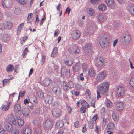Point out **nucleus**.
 Masks as SVG:
<instances>
[{
	"mask_svg": "<svg viewBox=\"0 0 134 134\" xmlns=\"http://www.w3.org/2000/svg\"><path fill=\"white\" fill-rule=\"evenodd\" d=\"M98 88L100 93L104 94L107 92L109 88V83L105 82H104L98 85Z\"/></svg>",
	"mask_w": 134,
	"mask_h": 134,
	"instance_id": "f257e3e1",
	"label": "nucleus"
},
{
	"mask_svg": "<svg viewBox=\"0 0 134 134\" xmlns=\"http://www.w3.org/2000/svg\"><path fill=\"white\" fill-rule=\"evenodd\" d=\"M44 128L46 131L48 132L50 131L53 126V124L52 121L49 120H46L43 123Z\"/></svg>",
	"mask_w": 134,
	"mask_h": 134,
	"instance_id": "f03ea898",
	"label": "nucleus"
},
{
	"mask_svg": "<svg viewBox=\"0 0 134 134\" xmlns=\"http://www.w3.org/2000/svg\"><path fill=\"white\" fill-rule=\"evenodd\" d=\"M121 37L122 42L123 43V44L125 45L128 44L131 39V36L128 34H126L124 36L122 35Z\"/></svg>",
	"mask_w": 134,
	"mask_h": 134,
	"instance_id": "7ed1b4c3",
	"label": "nucleus"
},
{
	"mask_svg": "<svg viewBox=\"0 0 134 134\" xmlns=\"http://www.w3.org/2000/svg\"><path fill=\"white\" fill-rule=\"evenodd\" d=\"M61 73L62 75L66 76H70V68H67L65 66H63L61 69Z\"/></svg>",
	"mask_w": 134,
	"mask_h": 134,
	"instance_id": "20e7f679",
	"label": "nucleus"
},
{
	"mask_svg": "<svg viewBox=\"0 0 134 134\" xmlns=\"http://www.w3.org/2000/svg\"><path fill=\"white\" fill-rule=\"evenodd\" d=\"M95 65L98 68H100L103 65L104 60L102 58H97L95 60Z\"/></svg>",
	"mask_w": 134,
	"mask_h": 134,
	"instance_id": "39448f33",
	"label": "nucleus"
},
{
	"mask_svg": "<svg viewBox=\"0 0 134 134\" xmlns=\"http://www.w3.org/2000/svg\"><path fill=\"white\" fill-rule=\"evenodd\" d=\"M12 4V0H2V4L3 7L9 8L11 7Z\"/></svg>",
	"mask_w": 134,
	"mask_h": 134,
	"instance_id": "423d86ee",
	"label": "nucleus"
},
{
	"mask_svg": "<svg viewBox=\"0 0 134 134\" xmlns=\"http://www.w3.org/2000/svg\"><path fill=\"white\" fill-rule=\"evenodd\" d=\"M125 91L124 88L119 86L117 88L116 91V95L118 97L122 96L124 94Z\"/></svg>",
	"mask_w": 134,
	"mask_h": 134,
	"instance_id": "0eeeda50",
	"label": "nucleus"
},
{
	"mask_svg": "<svg viewBox=\"0 0 134 134\" xmlns=\"http://www.w3.org/2000/svg\"><path fill=\"white\" fill-rule=\"evenodd\" d=\"M107 39V37L103 38L102 40L100 42V44L101 47H105L109 45V42Z\"/></svg>",
	"mask_w": 134,
	"mask_h": 134,
	"instance_id": "6e6552de",
	"label": "nucleus"
},
{
	"mask_svg": "<svg viewBox=\"0 0 134 134\" xmlns=\"http://www.w3.org/2000/svg\"><path fill=\"white\" fill-rule=\"evenodd\" d=\"M52 91L55 95H60L62 93L61 89L59 86L56 85L52 87Z\"/></svg>",
	"mask_w": 134,
	"mask_h": 134,
	"instance_id": "1a4fd4ad",
	"label": "nucleus"
},
{
	"mask_svg": "<svg viewBox=\"0 0 134 134\" xmlns=\"http://www.w3.org/2000/svg\"><path fill=\"white\" fill-rule=\"evenodd\" d=\"M106 73L104 71H102L98 74L97 78V81L100 82L104 79L106 75Z\"/></svg>",
	"mask_w": 134,
	"mask_h": 134,
	"instance_id": "9d476101",
	"label": "nucleus"
},
{
	"mask_svg": "<svg viewBox=\"0 0 134 134\" xmlns=\"http://www.w3.org/2000/svg\"><path fill=\"white\" fill-rule=\"evenodd\" d=\"M73 32L71 35L72 38L74 40L78 39L80 35V32L79 30H75Z\"/></svg>",
	"mask_w": 134,
	"mask_h": 134,
	"instance_id": "9b49d317",
	"label": "nucleus"
},
{
	"mask_svg": "<svg viewBox=\"0 0 134 134\" xmlns=\"http://www.w3.org/2000/svg\"><path fill=\"white\" fill-rule=\"evenodd\" d=\"M116 109L118 111H120L124 109L123 104L121 102H116L115 103Z\"/></svg>",
	"mask_w": 134,
	"mask_h": 134,
	"instance_id": "f8f14e48",
	"label": "nucleus"
},
{
	"mask_svg": "<svg viewBox=\"0 0 134 134\" xmlns=\"http://www.w3.org/2000/svg\"><path fill=\"white\" fill-rule=\"evenodd\" d=\"M5 127L7 131L8 132H11L13 129L12 125L9 122L5 124Z\"/></svg>",
	"mask_w": 134,
	"mask_h": 134,
	"instance_id": "ddd939ff",
	"label": "nucleus"
},
{
	"mask_svg": "<svg viewBox=\"0 0 134 134\" xmlns=\"http://www.w3.org/2000/svg\"><path fill=\"white\" fill-rule=\"evenodd\" d=\"M53 98L52 96L47 95L44 98L45 102L46 103L51 104Z\"/></svg>",
	"mask_w": 134,
	"mask_h": 134,
	"instance_id": "4468645a",
	"label": "nucleus"
},
{
	"mask_svg": "<svg viewBox=\"0 0 134 134\" xmlns=\"http://www.w3.org/2000/svg\"><path fill=\"white\" fill-rule=\"evenodd\" d=\"M22 112L24 116L27 117L29 115V110L27 108H23L22 109Z\"/></svg>",
	"mask_w": 134,
	"mask_h": 134,
	"instance_id": "2eb2a0df",
	"label": "nucleus"
},
{
	"mask_svg": "<svg viewBox=\"0 0 134 134\" xmlns=\"http://www.w3.org/2000/svg\"><path fill=\"white\" fill-rule=\"evenodd\" d=\"M88 74L90 77H94L96 75L94 69L93 68L90 69L88 71Z\"/></svg>",
	"mask_w": 134,
	"mask_h": 134,
	"instance_id": "dca6fc26",
	"label": "nucleus"
},
{
	"mask_svg": "<svg viewBox=\"0 0 134 134\" xmlns=\"http://www.w3.org/2000/svg\"><path fill=\"white\" fill-rule=\"evenodd\" d=\"M52 114L54 116L58 117L60 116L59 110L58 109H54L52 111Z\"/></svg>",
	"mask_w": 134,
	"mask_h": 134,
	"instance_id": "f3484780",
	"label": "nucleus"
},
{
	"mask_svg": "<svg viewBox=\"0 0 134 134\" xmlns=\"http://www.w3.org/2000/svg\"><path fill=\"white\" fill-rule=\"evenodd\" d=\"M13 109L15 112H17L20 111L21 110V109L20 104H15L14 106Z\"/></svg>",
	"mask_w": 134,
	"mask_h": 134,
	"instance_id": "a211bd4d",
	"label": "nucleus"
},
{
	"mask_svg": "<svg viewBox=\"0 0 134 134\" xmlns=\"http://www.w3.org/2000/svg\"><path fill=\"white\" fill-rule=\"evenodd\" d=\"M43 82L46 86H47L49 85L52 82V81L49 78H45L44 79Z\"/></svg>",
	"mask_w": 134,
	"mask_h": 134,
	"instance_id": "6ab92c4d",
	"label": "nucleus"
},
{
	"mask_svg": "<svg viewBox=\"0 0 134 134\" xmlns=\"http://www.w3.org/2000/svg\"><path fill=\"white\" fill-rule=\"evenodd\" d=\"M17 123L19 127H21L24 124V121L22 118L19 116L17 117Z\"/></svg>",
	"mask_w": 134,
	"mask_h": 134,
	"instance_id": "aec40b11",
	"label": "nucleus"
},
{
	"mask_svg": "<svg viewBox=\"0 0 134 134\" xmlns=\"http://www.w3.org/2000/svg\"><path fill=\"white\" fill-rule=\"evenodd\" d=\"M73 70L75 72H79L80 69V67L79 65L76 64L72 67Z\"/></svg>",
	"mask_w": 134,
	"mask_h": 134,
	"instance_id": "412c9836",
	"label": "nucleus"
},
{
	"mask_svg": "<svg viewBox=\"0 0 134 134\" xmlns=\"http://www.w3.org/2000/svg\"><path fill=\"white\" fill-rule=\"evenodd\" d=\"M57 47H55L53 49V51L51 54V56L53 57H55L57 54Z\"/></svg>",
	"mask_w": 134,
	"mask_h": 134,
	"instance_id": "4be33fe9",
	"label": "nucleus"
},
{
	"mask_svg": "<svg viewBox=\"0 0 134 134\" xmlns=\"http://www.w3.org/2000/svg\"><path fill=\"white\" fill-rule=\"evenodd\" d=\"M2 38L3 40L5 42H6L9 41L10 39V36L7 34H3L2 35Z\"/></svg>",
	"mask_w": 134,
	"mask_h": 134,
	"instance_id": "5701e85b",
	"label": "nucleus"
},
{
	"mask_svg": "<svg viewBox=\"0 0 134 134\" xmlns=\"http://www.w3.org/2000/svg\"><path fill=\"white\" fill-rule=\"evenodd\" d=\"M80 103L82 106L83 107H86L87 108H88L89 107L90 105L88 104L87 102H86L85 100H82L80 102Z\"/></svg>",
	"mask_w": 134,
	"mask_h": 134,
	"instance_id": "b1692460",
	"label": "nucleus"
},
{
	"mask_svg": "<svg viewBox=\"0 0 134 134\" xmlns=\"http://www.w3.org/2000/svg\"><path fill=\"white\" fill-rule=\"evenodd\" d=\"M23 134H31V129L27 127L25 128L24 130L23 131Z\"/></svg>",
	"mask_w": 134,
	"mask_h": 134,
	"instance_id": "393cba45",
	"label": "nucleus"
},
{
	"mask_svg": "<svg viewBox=\"0 0 134 134\" xmlns=\"http://www.w3.org/2000/svg\"><path fill=\"white\" fill-rule=\"evenodd\" d=\"M92 51H90L89 49L84 47L83 53V55H88L90 54H91Z\"/></svg>",
	"mask_w": 134,
	"mask_h": 134,
	"instance_id": "a878e982",
	"label": "nucleus"
},
{
	"mask_svg": "<svg viewBox=\"0 0 134 134\" xmlns=\"http://www.w3.org/2000/svg\"><path fill=\"white\" fill-rule=\"evenodd\" d=\"M14 69V66L12 64L9 65L6 68V71L7 72H11Z\"/></svg>",
	"mask_w": 134,
	"mask_h": 134,
	"instance_id": "bb28decb",
	"label": "nucleus"
},
{
	"mask_svg": "<svg viewBox=\"0 0 134 134\" xmlns=\"http://www.w3.org/2000/svg\"><path fill=\"white\" fill-rule=\"evenodd\" d=\"M114 127V125L113 123H109L107 126V129L109 130H111L113 129Z\"/></svg>",
	"mask_w": 134,
	"mask_h": 134,
	"instance_id": "cd10ccee",
	"label": "nucleus"
},
{
	"mask_svg": "<svg viewBox=\"0 0 134 134\" xmlns=\"http://www.w3.org/2000/svg\"><path fill=\"white\" fill-rule=\"evenodd\" d=\"M99 19L101 22H103L107 19L105 16L104 14H100L99 16Z\"/></svg>",
	"mask_w": 134,
	"mask_h": 134,
	"instance_id": "c85d7f7f",
	"label": "nucleus"
},
{
	"mask_svg": "<svg viewBox=\"0 0 134 134\" xmlns=\"http://www.w3.org/2000/svg\"><path fill=\"white\" fill-rule=\"evenodd\" d=\"M92 44L90 43H86L84 47V48L89 49L90 51L92 50Z\"/></svg>",
	"mask_w": 134,
	"mask_h": 134,
	"instance_id": "c756f323",
	"label": "nucleus"
},
{
	"mask_svg": "<svg viewBox=\"0 0 134 134\" xmlns=\"http://www.w3.org/2000/svg\"><path fill=\"white\" fill-rule=\"evenodd\" d=\"M112 117L115 121H116L119 120V118L118 116V114L116 112H114L113 113Z\"/></svg>",
	"mask_w": 134,
	"mask_h": 134,
	"instance_id": "7c9ffc66",
	"label": "nucleus"
},
{
	"mask_svg": "<svg viewBox=\"0 0 134 134\" xmlns=\"http://www.w3.org/2000/svg\"><path fill=\"white\" fill-rule=\"evenodd\" d=\"M56 125L59 128H61L63 126L64 123L62 121H58L56 122Z\"/></svg>",
	"mask_w": 134,
	"mask_h": 134,
	"instance_id": "2f4dec72",
	"label": "nucleus"
},
{
	"mask_svg": "<svg viewBox=\"0 0 134 134\" xmlns=\"http://www.w3.org/2000/svg\"><path fill=\"white\" fill-rule=\"evenodd\" d=\"M16 1L22 5H25L27 3L26 0H16Z\"/></svg>",
	"mask_w": 134,
	"mask_h": 134,
	"instance_id": "473e14b6",
	"label": "nucleus"
},
{
	"mask_svg": "<svg viewBox=\"0 0 134 134\" xmlns=\"http://www.w3.org/2000/svg\"><path fill=\"white\" fill-rule=\"evenodd\" d=\"M98 8L100 11H103L105 9L106 7L105 5L102 4L99 6Z\"/></svg>",
	"mask_w": 134,
	"mask_h": 134,
	"instance_id": "72a5a7b5",
	"label": "nucleus"
},
{
	"mask_svg": "<svg viewBox=\"0 0 134 134\" xmlns=\"http://www.w3.org/2000/svg\"><path fill=\"white\" fill-rule=\"evenodd\" d=\"M41 126H38L35 131V134H42V130L40 128Z\"/></svg>",
	"mask_w": 134,
	"mask_h": 134,
	"instance_id": "f704fd0d",
	"label": "nucleus"
},
{
	"mask_svg": "<svg viewBox=\"0 0 134 134\" xmlns=\"http://www.w3.org/2000/svg\"><path fill=\"white\" fill-rule=\"evenodd\" d=\"M105 2L108 6H111L113 4L114 1L113 0H106Z\"/></svg>",
	"mask_w": 134,
	"mask_h": 134,
	"instance_id": "c9c22d12",
	"label": "nucleus"
},
{
	"mask_svg": "<svg viewBox=\"0 0 134 134\" xmlns=\"http://www.w3.org/2000/svg\"><path fill=\"white\" fill-rule=\"evenodd\" d=\"M68 87L70 88H72L74 87V84L73 81L71 80H69L68 81Z\"/></svg>",
	"mask_w": 134,
	"mask_h": 134,
	"instance_id": "e433bc0d",
	"label": "nucleus"
},
{
	"mask_svg": "<svg viewBox=\"0 0 134 134\" xmlns=\"http://www.w3.org/2000/svg\"><path fill=\"white\" fill-rule=\"evenodd\" d=\"M65 63L68 66L72 65L73 63V60L72 59L70 60H67L65 61Z\"/></svg>",
	"mask_w": 134,
	"mask_h": 134,
	"instance_id": "4c0bfd02",
	"label": "nucleus"
},
{
	"mask_svg": "<svg viewBox=\"0 0 134 134\" xmlns=\"http://www.w3.org/2000/svg\"><path fill=\"white\" fill-rule=\"evenodd\" d=\"M37 96L40 98H43L44 96V94L42 92L39 91L37 92Z\"/></svg>",
	"mask_w": 134,
	"mask_h": 134,
	"instance_id": "58836bf2",
	"label": "nucleus"
},
{
	"mask_svg": "<svg viewBox=\"0 0 134 134\" xmlns=\"http://www.w3.org/2000/svg\"><path fill=\"white\" fill-rule=\"evenodd\" d=\"M28 38L27 36H24L23 37L21 38L20 39V43L22 45L23 44V42H25L26 40H27Z\"/></svg>",
	"mask_w": 134,
	"mask_h": 134,
	"instance_id": "ea45409f",
	"label": "nucleus"
},
{
	"mask_svg": "<svg viewBox=\"0 0 134 134\" xmlns=\"http://www.w3.org/2000/svg\"><path fill=\"white\" fill-rule=\"evenodd\" d=\"M88 14L90 16H92L94 14V11L93 9L91 8H89Z\"/></svg>",
	"mask_w": 134,
	"mask_h": 134,
	"instance_id": "a19ab883",
	"label": "nucleus"
},
{
	"mask_svg": "<svg viewBox=\"0 0 134 134\" xmlns=\"http://www.w3.org/2000/svg\"><path fill=\"white\" fill-rule=\"evenodd\" d=\"M6 24L7 27L9 29H10L13 27V24L10 22H7Z\"/></svg>",
	"mask_w": 134,
	"mask_h": 134,
	"instance_id": "79ce46f5",
	"label": "nucleus"
},
{
	"mask_svg": "<svg viewBox=\"0 0 134 134\" xmlns=\"http://www.w3.org/2000/svg\"><path fill=\"white\" fill-rule=\"evenodd\" d=\"M88 128L91 129H92L94 126L93 122L91 121H89L88 122Z\"/></svg>",
	"mask_w": 134,
	"mask_h": 134,
	"instance_id": "37998d69",
	"label": "nucleus"
},
{
	"mask_svg": "<svg viewBox=\"0 0 134 134\" xmlns=\"http://www.w3.org/2000/svg\"><path fill=\"white\" fill-rule=\"evenodd\" d=\"M21 12V11L19 8H15L14 13L16 15L19 14Z\"/></svg>",
	"mask_w": 134,
	"mask_h": 134,
	"instance_id": "c03bdc74",
	"label": "nucleus"
},
{
	"mask_svg": "<svg viewBox=\"0 0 134 134\" xmlns=\"http://www.w3.org/2000/svg\"><path fill=\"white\" fill-rule=\"evenodd\" d=\"M95 99L93 97L91 100V105L94 108H95Z\"/></svg>",
	"mask_w": 134,
	"mask_h": 134,
	"instance_id": "a18cd8bd",
	"label": "nucleus"
},
{
	"mask_svg": "<svg viewBox=\"0 0 134 134\" xmlns=\"http://www.w3.org/2000/svg\"><path fill=\"white\" fill-rule=\"evenodd\" d=\"M86 108L85 107L82 106L80 109V111L81 113H85L86 112Z\"/></svg>",
	"mask_w": 134,
	"mask_h": 134,
	"instance_id": "49530a36",
	"label": "nucleus"
},
{
	"mask_svg": "<svg viewBox=\"0 0 134 134\" xmlns=\"http://www.w3.org/2000/svg\"><path fill=\"white\" fill-rule=\"evenodd\" d=\"M29 52V51L27 48H26L25 49L22 53V56L23 58L25 57V55L27 54V52Z\"/></svg>",
	"mask_w": 134,
	"mask_h": 134,
	"instance_id": "de8ad7c7",
	"label": "nucleus"
},
{
	"mask_svg": "<svg viewBox=\"0 0 134 134\" xmlns=\"http://www.w3.org/2000/svg\"><path fill=\"white\" fill-rule=\"evenodd\" d=\"M40 107H38L36 109L33 111L34 114H38L40 113Z\"/></svg>",
	"mask_w": 134,
	"mask_h": 134,
	"instance_id": "09e8293b",
	"label": "nucleus"
},
{
	"mask_svg": "<svg viewBox=\"0 0 134 134\" xmlns=\"http://www.w3.org/2000/svg\"><path fill=\"white\" fill-rule=\"evenodd\" d=\"M106 105L107 107H110L112 105V103L110 100H108L107 101Z\"/></svg>",
	"mask_w": 134,
	"mask_h": 134,
	"instance_id": "8fccbe9b",
	"label": "nucleus"
},
{
	"mask_svg": "<svg viewBox=\"0 0 134 134\" xmlns=\"http://www.w3.org/2000/svg\"><path fill=\"white\" fill-rule=\"evenodd\" d=\"M129 10L131 14H134V5H133L130 7Z\"/></svg>",
	"mask_w": 134,
	"mask_h": 134,
	"instance_id": "3c124183",
	"label": "nucleus"
},
{
	"mask_svg": "<svg viewBox=\"0 0 134 134\" xmlns=\"http://www.w3.org/2000/svg\"><path fill=\"white\" fill-rule=\"evenodd\" d=\"M26 91L25 90H24L22 91H20L19 93V94L20 95V97H23Z\"/></svg>",
	"mask_w": 134,
	"mask_h": 134,
	"instance_id": "603ef678",
	"label": "nucleus"
},
{
	"mask_svg": "<svg viewBox=\"0 0 134 134\" xmlns=\"http://www.w3.org/2000/svg\"><path fill=\"white\" fill-rule=\"evenodd\" d=\"M88 65L85 63H83L82 64V66L83 69L86 70L88 68Z\"/></svg>",
	"mask_w": 134,
	"mask_h": 134,
	"instance_id": "864d4df0",
	"label": "nucleus"
},
{
	"mask_svg": "<svg viewBox=\"0 0 134 134\" xmlns=\"http://www.w3.org/2000/svg\"><path fill=\"white\" fill-rule=\"evenodd\" d=\"M58 105V103L57 102H55L53 103H52V106L54 108H55V109H57L56 108L57 107Z\"/></svg>",
	"mask_w": 134,
	"mask_h": 134,
	"instance_id": "5fc2aeb1",
	"label": "nucleus"
},
{
	"mask_svg": "<svg viewBox=\"0 0 134 134\" xmlns=\"http://www.w3.org/2000/svg\"><path fill=\"white\" fill-rule=\"evenodd\" d=\"M100 113L102 115H104L105 114V108L103 107L101 109L100 111Z\"/></svg>",
	"mask_w": 134,
	"mask_h": 134,
	"instance_id": "6e6d98bb",
	"label": "nucleus"
},
{
	"mask_svg": "<svg viewBox=\"0 0 134 134\" xmlns=\"http://www.w3.org/2000/svg\"><path fill=\"white\" fill-rule=\"evenodd\" d=\"M24 25V23H22L20 25L18 26V31L20 32L21 31V29L23 27V26Z\"/></svg>",
	"mask_w": 134,
	"mask_h": 134,
	"instance_id": "4d7b16f0",
	"label": "nucleus"
},
{
	"mask_svg": "<svg viewBox=\"0 0 134 134\" xmlns=\"http://www.w3.org/2000/svg\"><path fill=\"white\" fill-rule=\"evenodd\" d=\"M86 124H85L82 129V132L83 133H85L86 131Z\"/></svg>",
	"mask_w": 134,
	"mask_h": 134,
	"instance_id": "13d9d810",
	"label": "nucleus"
},
{
	"mask_svg": "<svg viewBox=\"0 0 134 134\" xmlns=\"http://www.w3.org/2000/svg\"><path fill=\"white\" fill-rule=\"evenodd\" d=\"M13 134H19V130L16 129H15L12 132Z\"/></svg>",
	"mask_w": 134,
	"mask_h": 134,
	"instance_id": "bf43d9fd",
	"label": "nucleus"
},
{
	"mask_svg": "<svg viewBox=\"0 0 134 134\" xmlns=\"http://www.w3.org/2000/svg\"><path fill=\"white\" fill-rule=\"evenodd\" d=\"M9 120L10 121H11L15 119L14 116L13 114L10 115L9 117Z\"/></svg>",
	"mask_w": 134,
	"mask_h": 134,
	"instance_id": "052dcab7",
	"label": "nucleus"
},
{
	"mask_svg": "<svg viewBox=\"0 0 134 134\" xmlns=\"http://www.w3.org/2000/svg\"><path fill=\"white\" fill-rule=\"evenodd\" d=\"M5 131L3 128H0V134H5Z\"/></svg>",
	"mask_w": 134,
	"mask_h": 134,
	"instance_id": "680f3d73",
	"label": "nucleus"
},
{
	"mask_svg": "<svg viewBox=\"0 0 134 134\" xmlns=\"http://www.w3.org/2000/svg\"><path fill=\"white\" fill-rule=\"evenodd\" d=\"M99 128L98 125H96L95 130V132L96 133H98L99 132Z\"/></svg>",
	"mask_w": 134,
	"mask_h": 134,
	"instance_id": "e2e57ef3",
	"label": "nucleus"
},
{
	"mask_svg": "<svg viewBox=\"0 0 134 134\" xmlns=\"http://www.w3.org/2000/svg\"><path fill=\"white\" fill-rule=\"evenodd\" d=\"M98 116L97 114H96L94 115L93 117L92 118V120L93 121H95L96 122V120L97 119Z\"/></svg>",
	"mask_w": 134,
	"mask_h": 134,
	"instance_id": "0e129e2a",
	"label": "nucleus"
},
{
	"mask_svg": "<svg viewBox=\"0 0 134 134\" xmlns=\"http://www.w3.org/2000/svg\"><path fill=\"white\" fill-rule=\"evenodd\" d=\"M79 122L78 121H76L75 122L74 124V126L76 128H78L79 126Z\"/></svg>",
	"mask_w": 134,
	"mask_h": 134,
	"instance_id": "69168bd1",
	"label": "nucleus"
},
{
	"mask_svg": "<svg viewBox=\"0 0 134 134\" xmlns=\"http://www.w3.org/2000/svg\"><path fill=\"white\" fill-rule=\"evenodd\" d=\"M33 122L34 125H39V121L37 120H34L33 121Z\"/></svg>",
	"mask_w": 134,
	"mask_h": 134,
	"instance_id": "338daca9",
	"label": "nucleus"
},
{
	"mask_svg": "<svg viewBox=\"0 0 134 134\" xmlns=\"http://www.w3.org/2000/svg\"><path fill=\"white\" fill-rule=\"evenodd\" d=\"M86 94L87 96H89L90 94V90L88 89H87L86 90Z\"/></svg>",
	"mask_w": 134,
	"mask_h": 134,
	"instance_id": "774afa93",
	"label": "nucleus"
}]
</instances>
